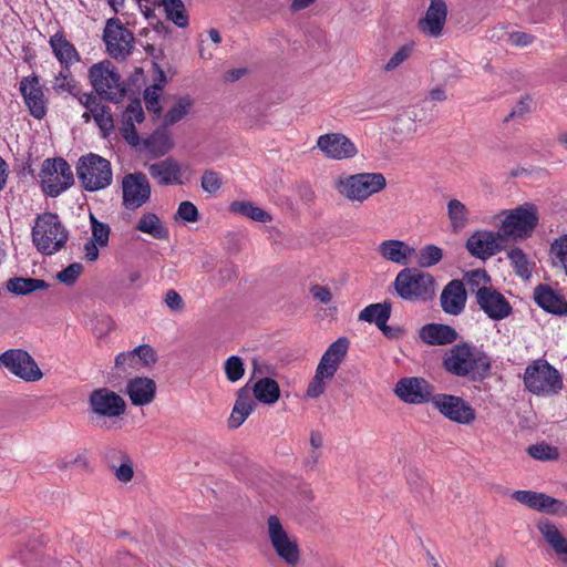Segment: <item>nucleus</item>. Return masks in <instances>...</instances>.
Wrapping results in <instances>:
<instances>
[{"label": "nucleus", "mask_w": 567, "mask_h": 567, "mask_svg": "<svg viewBox=\"0 0 567 567\" xmlns=\"http://www.w3.org/2000/svg\"><path fill=\"white\" fill-rule=\"evenodd\" d=\"M442 367L451 375L481 382L489 377L491 357L471 342H460L445 350Z\"/></svg>", "instance_id": "f257e3e1"}, {"label": "nucleus", "mask_w": 567, "mask_h": 567, "mask_svg": "<svg viewBox=\"0 0 567 567\" xmlns=\"http://www.w3.org/2000/svg\"><path fill=\"white\" fill-rule=\"evenodd\" d=\"M31 236L37 250L51 256L65 246L69 231L56 214L43 213L37 216Z\"/></svg>", "instance_id": "f03ea898"}, {"label": "nucleus", "mask_w": 567, "mask_h": 567, "mask_svg": "<svg viewBox=\"0 0 567 567\" xmlns=\"http://www.w3.org/2000/svg\"><path fill=\"white\" fill-rule=\"evenodd\" d=\"M498 225L504 240H525L529 238L538 224V210L534 204L525 203L516 208L503 210Z\"/></svg>", "instance_id": "7ed1b4c3"}, {"label": "nucleus", "mask_w": 567, "mask_h": 567, "mask_svg": "<svg viewBox=\"0 0 567 567\" xmlns=\"http://www.w3.org/2000/svg\"><path fill=\"white\" fill-rule=\"evenodd\" d=\"M87 75L97 97L114 103L122 101L126 93V86L111 61L104 60L93 64L89 69Z\"/></svg>", "instance_id": "20e7f679"}, {"label": "nucleus", "mask_w": 567, "mask_h": 567, "mask_svg": "<svg viewBox=\"0 0 567 567\" xmlns=\"http://www.w3.org/2000/svg\"><path fill=\"white\" fill-rule=\"evenodd\" d=\"M386 186V179L381 173H359L339 177L334 187L338 193L352 202L362 203L370 196L380 193Z\"/></svg>", "instance_id": "39448f33"}, {"label": "nucleus", "mask_w": 567, "mask_h": 567, "mask_svg": "<svg viewBox=\"0 0 567 567\" xmlns=\"http://www.w3.org/2000/svg\"><path fill=\"white\" fill-rule=\"evenodd\" d=\"M526 389L536 395H551L563 388L559 372L546 360H535L527 365L524 373Z\"/></svg>", "instance_id": "423d86ee"}, {"label": "nucleus", "mask_w": 567, "mask_h": 567, "mask_svg": "<svg viewBox=\"0 0 567 567\" xmlns=\"http://www.w3.org/2000/svg\"><path fill=\"white\" fill-rule=\"evenodd\" d=\"M394 288L404 300H427L435 290L432 275L415 268H404L395 277Z\"/></svg>", "instance_id": "0eeeda50"}, {"label": "nucleus", "mask_w": 567, "mask_h": 567, "mask_svg": "<svg viewBox=\"0 0 567 567\" xmlns=\"http://www.w3.org/2000/svg\"><path fill=\"white\" fill-rule=\"evenodd\" d=\"M76 175L87 192L104 189L111 185L113 173L111 163L96 154L82 156L76 165Z\"/></svg>", "instance_id": "6e6552de"}, {"label": "nucleus", "mask_w": 567, "mask_h": 567, "mask_svg": "<svg viewBox=\"0 0 567 567\" xmlns=\"http://www.w3.org/2000/svg\"><path fill=\"white\" fill-rule=\"evenodd\" d=\"M42 190L51 197H56L74 183L73 172L62 157L47 158L39 174Z\"/></svg>", "instance_id": "1a4fd4ad"}, {"label": "nucleus", "mask_w": 567, "mask_h": 567, "mask_svg": "<svg viewBox=\"0 0 567 567\" xmlns=\"http://www.w3.org/2000/svg\"><path fill=\"white\" fill-rule=\"evenodd\" d=\"M267 535L275 553L280 559L289 566L298 564L300 550L297 538L284 528L282 523L276 515L268 517Z\"/></svg>", "instance_id": "9d476101"}, {"label": "nucleus", "mask_w": 567, "mask_h": 567, "mask_svg": "<svg viewBox=\"0 0 567 567\" xmlns=\"http://www.w3.org/2000/svg\"><path fill=\"white\" fill-rule=\"evenodd\" d=\"M89 408L97 422H100L102 419L112 420L123 415L126 410V403L116 392L107 388H100L91 392ZM99 424L103 426L105 422Z\"/></svg>", "instance_id": "9b49d317"}, {"label": "nucleus", "mask_w": 567, "mask_h": 567, "mask_svg": "<svg viewBox=\"0 0 567 567\" xmlns=\"http://www.w3.org/2000/svg\"><path fill=\"white\" fill-rule=\"evenodd\" d=\"M103 41L106 45V52L117 60L125 59L132 53L135 39L133 33L118 19L111 18L106 21Z\"/></svg>", "instance_id": "f8f14e48"}, {"label": "nucleus", "mask_w": 567, "mask_h": 567, "mask_svg": "<svg viewBox=\"0 0 567 567\" xmlns=\"http://www.w3.org/2000/svg\"><path fill=\"white\" fill-rule=\"evenodd\" d=\"M432 405L444 417L457 424L470 425L476 419V412L473 406L457 395L446 393L434 394Z\"/></svg>", "instance_id": "ddd939ff"}, {"label": "nucleus", "mask_w": 567, "mask_h": 567, "mask_svg": "<svg viewBox=\"0 0 567 567\" xmlns=\"http://www.w3.org/2000/svg\"><path fill=\"white\" fill-rule=\"evenodd\" d=\"M0 368H6L27 382L39 381L43 375L33 358L22 349H10L1 353Z\"/></svg>", "instance_id": "4468645a"}, {"label": "nucleus", "mask_w": 567, "mask_h": 567, "mask_svg": "<svg viewBox=\"0 0 567 567\" xmlns=\"http://www.w3.org/2000/svg\"><path fill=\"white\" fill-rule=\"evenodd\" d=\"M123 206L135 210L145 205L151 198V185L145 174L131 173L122 179Z\"/></svg>", "instance_id": "2eb2a0df"}, {"label": "nucleus", "mask_w": 567, "mask_h": 567, "mask_svg": "<svg viewBox=\"0 0 567 567\" xmlns=\"http://www.w3.org/2000/svg\"><path fill=\"white\" fill-rule=\"evenodd\" d=\"M395 395L408 404L432 403L434 396L431 384L423 378L406 377L394 386Z\"/></svg>", "instance_id": "dca6fc26"}, {"label": "nucleus", "mask_w": 567, "mask_h": 567, "mask_svg": "<svg viewBox=\"0 0 567 567\" xmlns=\"http://www.w3.org/2000/svg\"><path fill=\"white\" fill-rule=\"evenodd\" d=\"M317 147L328 158L341 161L358 154L353 142L342 133H327L317 138Z\"/></svg>", "instance_id": "f3484780"}, {"label": "nucleus", "mask_w": 567, "mask_h": 567, "mask_svg": "<svg viewBox=\"0 0 567 567\" xmlns=\"http://www.w3.org/2000/svg\"><path fill=\"white\" fill-rule=\"evenodd\" d=\"M476 303L480 310L494 321L504 320L513 311L509 301L495 288L481 289L477 292Z\"/></svg>", "instance_id": "a211bd4d"}, {"label": "nucleus", "mask_w": 567, "mask_h": 567, "mask_svg": "<svg viewBox=\"0 0 567 567\" xmlns=\"http://www.w3.org/2000/svg\"><path fill=\"white\" fill-rule=\"evenodd\" d=\"M504 240L497 233L488 230H478L473 233L466 240L468 252L480 259H488L496 255L501 249V241Z\"/></svg>", "instance_id": "6ab92c4d"}, {"label": "nucleus", "mask_w": 567, "mask_h": 567, "mask_svg": "<svg viewBox=\"0 0 567 567\" xmlns=\"http://www.w3.org/2000/svg\"><path fill=\"white\" fill-rule=\"evenodd\" d=\"M20 92L31 113L38 120L47 114V100L38 76H27L20 82Z\"/></svg>", "instance_id": "aec40b11"}, {"label": "nucleus", "mask_w": 567, "mask_h": 567, "mask_svg": "<svg viewBox=\"0 0 567 567\" xmlns=\"http://www.w3.org/2000/svg\"><path fill=\"white\" fill-rule=\"evenodd\" d=\"M467 292L463 281L453 279L447 282L440 296L442 310L450 316L461 315L466 306Z\"/></svg>", "instance_id": "412c9836"}, {"label": "nucleus", "mask_w": 567, "mask_h": 567, "mask_svg": "<svg viewBox=\"0 0 567 567\" xmlns=\"http://www.w3.org/2000/svg\"><path fill=\"white\" fill-rule=\"evenodd\" d=\"M447 17V6L444 0H431L425 16L419 20L421 32L431 38L442 34Z\"/></svg>", "instance_id": "4be33fe9"}, {"label": "nucleus", "mask_w": 567, "mask_h": 567, "mask_svg": "<svg viewBox=\"0 0 567 567\" xmlns=\"http://www.w3.org/2000/svg\"><path fill=\"white\" fill-rule=\"evenodd\" d=\"M80 104L85 107V110L91 111L93 120L101 130L102 135L104 137L110 135L114 128L110 106L102 104L101 100L92 92L83 93V95L80 96Z\"/></svg>", "instance_id": "5701e85b"}, {"label": "nucleus", "mask_w": 567, "mask_h": 567, "mask_svg": "<svg viewBox=\"0 0 567 567\" xmlns=\"http://www.w3.org/2000/svg\"><path fill=\"white\" fill-rule=\"evenodd\" d=\"M512 497L532 509L549 514L559 513L560 507L564 506L560 501L534 491H515Z\"/></svg>", "instance_id": "b1692460"}, {"label": "nucleus", "mask_w": 567, "mask_h": 567, "mask_svg": "<svg viewBox=\"0 0 567 567\" xmlns=\"http://www.w3.org/2000/svg\"><path fill=\"white\" fill-rule=\"evenodd\" d=\"M257 402L250 394V381L237 390L236 401L228 419L230 429L239 427L247 417L255 411Z\"/></svg>", "instance_id": "393cba45"}, {"label": "nucleus", "mask_w": 567, "mask_h": 567, "mask_svg": "<svg viewBox=\"0 0 567 567\" xmlns=\"http://www.w3.org/2000/svg\"><path fill=\"white\" fill-rule=\"evenodd\" d=\"M534 300L543 310L557 315L567 316V301L548 285H538L534 289Z\"/></svg>", "instance_id": "a878e982"}, {"label": "nucleus", "mask_w": 567, "mask_h": 567, "mask_svg": "<svg viewBox=\"0 0 567 567\" xmlns=\"http://www.w3.org/2000/svg\"><path fill=\"white\" fill-rule=\"evenodd\" d=\"M126 394L133 405H148L155 398L156 383L146 377L133 378L126 384Z\"/></svg>", "instance_id": "bb28decb"}, {"label": "nucleus", "mask_w": 567, "mask_h": 567, "mask_svg": "<svg viewBox=\"0 0 567 567\" xmlns=\"http://www.w3.org/2000/svg\"><path fill=\"white\" fill-rule=\"evenodd\" d=\"M378 251L384 260L401 266H406L410 258L416 254L415 248L398 239L383 240L379 245Z\"/></svg>", "instance_id": "cd10ccee"}, {"label": "nucleus", "mask_w": 567, "mask_h": 567, "mask_svg": "<svg viewBox=\"0 0 567 567\" xmlns=\"http://www.w3.org/2000/svg\"><path fill=\"white\" fill-rule=\"evenodd\" d=\"M148 173L159 185H179L183 183L181 165L173 158H165L151 164Z\"/></svg>", "instance_id": "c85d7f7f"}, {"label": "nucleus", "mask_w": 567, "mask_h": 567, "mask_svg": "<svg viewBox=\"0 0 567 567\" xmlns=\"http://www.w3.org/2000/svg\"><path fill=\"white\" fill-rule=\"evenodd\" d=\"M420 339L429 346L452 344L457 339V332L447 324L429 323L419 331Z\"/></svg>", "instance_id": "c756f323"}, {"label": "nucleus", "mask_w": 567, "mask_h": 567, "mask_svg": "<svg viewBox=\"0 0 567 567\" xmlns=\"http://www.w3.org/2000/svg\"><path fill=\"white\" fill-rule=\"evenodd\" d=\"M49 44L54 56L61 63L63 69L68 70L72 64L81 60L75 47L61 32H56L51 35Z\"/></svg>", "instance_id": "7c9ffc66"}, {"label": "nucleus", "mask_w": 567, "mask_h": 567, "mask_svg": "<svg viewBox=\"0 0 567 567\" xmlns=\"http://www.w3.org/2000/svg\"><path fill=\"white\" fill-rule=\"evenodd\" d=\"M350 342L346 337H341L333 341L326 352L322 354L318 367L327 369L332 374H336L341 362L347 355Z\"/></svg>", "instance_id": "2f4dec72"}, {"label": "nucleus", "mask_w": 567, "mask_h": 567, "mask_svg": "<svg viewBox=\"0 0 567 567\" xmlns=\"http://www.w3.org/2000/svg\"><path fill=\"white\" fill-rule=\"evenodd\" d=\"M391 316V305L388 302L371 303L363 308L358 319L369 323H374L386 337L390 334V327L386 326Z\"/></svg>", "instance_id": "473e14b6"}, {"label": "nucleus", "mask_w": 567, "mask_h": 567, "mask_svg": "<svg viewBox=\"0 0 567 567\" xmlns=\"http://www.w3.org/2000/svg\"><path fill=\"white\" fill-rule=\"evenodd\" d=\"M250 394L264 404H275L280 398V388L276 380L265 377L257 380L254 384L250 383Z\"/></svg>", "instance_id": "72a5a7b5"}, {"label": "nucleus", "mask_w": 567, "mask_h": 567, "mask_svg": "<svg viewBox=\"0 0 567 567\" xmlns=\"http://www.w3.org/2000/svg\"><path fill=\"white\" fill-rule=\"evenodd\" d=\"M135 229L157 240H167L169 238L168 228L156 214L151 212L144 213L138 218Z\"/></svg>", "instance_id": "f704fd0d"}, {"label": "nucleus", "mask_w": 567, "mask_h": 567, "mask_svg": "<svg viewBox=\"0 0 567 567\" xmlns=\"http://www.w3.org/2000/svg\"><path fill=\"white\" fill-rule=\"evenodd\" d=\"M537 528L544 539L554 549V551L567 561V539L561 535L559 529L549 520H540Z\"/></svg>", "instance_id": "c9c22d12"}, {"label": "nucleus", "mask_w": 567, "mask_h": 567, "mask_svg": "<svg viewBox=\"0 0 567 567\" xmlns=\"http://www.w3.org/2000/svg\"><path fill=\"white\" fill-rule=\"evenodd\" d=\"M446 214L453 233H460L470 224V210L464 203L451 198L446 205Z\"/></svg>", "instance_id": "e433bc0d"}, {"label": "nucleus", "mask_w": 567, "mask_h": 567, "mask_svg": "<svg viewBox=\"0 0 567 567\" xmlns=\"http://www.w3.org/2000/svg\"><path fill=\"white\" fill-rule=\"evenodd\" d=\"M229 212L259 223H269L272 220L270 214L251 202L234 200L229 205Z\"/></svg>", "instance_id": "4c0bfd02"}, {"label": "nucleus", "mask_w": 567, "mask_h": 567, "mask_svg": "<svg viewBox=\"0 0 567 567\" xmlns=\"http://www.w3.org/2000/svg\"><path fill=\"white\" fill-rule=\"evenodd\" d=\"M49 285L38 278H23V277H16L11 278L7 281V289L19 296L29 295L33 291L47 289Z\"/></svg>", "instance_id": "58836bf2"}, {"label": "nucleus", "mask_w": 567, "mask_h": 567, "mask_svg": "<svg viewBox=\"0 0 567 567\" xmlns=\"http://www.w3.org/2000/svg\"><path fill=\"white\" fill-rule=\"evenodd\" d=\"M158 4L163 7L166 18L178 28H186L188 25V16L182 0H157Z\"/></svg>", "instance_id": "ea45409f"}, {"label": "nucleus", "mask_w": 567, "mask_h": 567, "mask_svg": "<svg viewBox=\"0 0 567 567\" xmlns=\"http://www.w3.org/2000/svg\"><path fill=\"white\" fill-rule=\"evenodd\" d=\"M144 145L153 156L165 155L173 146L171 136L165 130L155 131L145 140Z\"/></svg>", "instance_id": "a19ab883"}, {"label": "nucleus", "mask_w": 567, "mask_h": 567, "mask_svg": "<svg viewBox=\"0 0 567 567\" xmlns=\"http://www.w3.org/2000/svg\"><path fill=\"white\" fill-rule=\"evenodd\" d=\"M334 374L317 365L315 375L310 380L306 395L310 399H317L324 393L329 382L333 379Z\"/></svg>", "instance_id": "79ce46f5"}, {"label": "nucleus", "mask_w": 567, "mask_h": 567, "mask_svg": "<svg viewBox=\"0 0 567 567\" xmlns=\"http://www.w3.org/2000/svg\"><path fill=\"white\" fill-rule=\"evenodd\" d=\"M52 87L55 92L62 93L68 92L73 95L79 102L80 96L83 95L84 92L78 86L76 81L71 76L69 69H63L62 71L54 78Z\"/></svg>", "instance_id": "37998d69"}, {"label": "nucleus", "mask_w": 567, "mask_h": 567, "mask_svg": "<svg viewBox=\"0 0 567 567\" xmlns=\"http://www.w3.org/2000/svg\"><path fill=\"white\" fill-rule=\"evenodd\" d=\"M464 280L471 293L475 296V299L477 298V292L481 289L493 288L491 285V276L485 269H474L465 272Z\"/></svg>", "instance_id": "c03bdc74"}, {"label": "nucleus", "mask_w": 567, "mask_h": 567, "mask_svg": "<svg viewBox=\"0 0 567 567\" xmlns=\"http://www.w3.org/2000/svg\"><path fill=\"white\" fill-rule=\"evenodd\" d=\"M549 256L553 266L567 275V235H561L551 243Z\"/></svg>", "instance_id": "a18cd8bd"}, {"label": "nucleus", "mask_w": 567, "mask_h": 567, "mask_svg": "<svg viewBox=\"0 0 567 567\" xmlns=\"http://www.w3.org/2000/svg\"><path fill=\"white\" fill-rule=\"evenodd\" d=\"M507 258L514 268L515 274L523 278L529 279L532 276V266L526 254L520 248H513L507 251Z\"/></svg>", "instance_id": "49530a36"}, {"label": "nucleus", "mask_w": 567, "mask_h": 567, "mask_svg": "<svg viewBox=\"0 0 567 567\" xmlns=\"http://www.w3.org/2000/svg\"><path fill=\"white\" fill-rule=\"evenodd\" d=\"M423 122L425 124L431 123L433 121V115H419L416 109L412 107L405 110L402 114L396 117V125L400 132H403L404 128L406 132H415V122Z\"/></svg>", "instance_id": "de8ad7c7"}, {"label": "nucleus", "mask_w": 567, "mask_h": 567, "mask_svg": "<svg viewBox=\"0 0 567 567\" xmlns=\"http://www.w3.org/2000/svg\"><path fill=\"white\" fill-rule=\"evenodd\" d=\"M527 454L542 462L556 461L559 457L558 449L545 442L529 445Z\"/></svg>", "instance_id": "09e8293b"}, {"label": "nucleus", "mask_w": 567, "mask_h": 567, "mask_svg": "<svg viewBox=\"0 0 567 567\" xmlns=\"http://www.w3.org/2000/svg\"><path fill=\"white\" fill-rule=\"evenodd\" d=\"M443 258V250L436 245H425L417 252V265L429 268L439 264Z\"/></svg>", "instance_id": "8fccbe9b"}, {"label": "nucleus", "mask_w": 567, "mask_h": 567, "mask_svg": "<svg viewBox=\"0 0 567 567\" xmlns=\"http://www.w3.org/2000/svg\"><path fill=\"white\" fill-rule=\"evenodd\" d=\"M224 372L229 382L239 381L245 375L244 360L238 355H230L224 362Z\"/></svg>", "instance_id": "3c124183"}, {"label": "nucleus", "mask_w": 567, "mask_h": 567, "mask_svg": "<svg viewBox=\"0 0 567 567\" xmlns=\"http://www.w3.org/2000/svg\"><path fill=\"white\" fill-rule=\"evenodd\" d=\"M190 101L187 97H181L165 114V125H173L181 121L188 112Z\"/></svg>", "instance_id": "603ef678"}, {"label": "nucleus", "mask_w": 567, "mask_h": 567, "mask_svg": "<svg viewBox=\"0 0 567 567\" xmlns=\"http://www.w3.org/2000/svg\"><path fill=\"white\" fill-rule=\"evenodd\" d=\"M92 237L90 240H94L100 247H106L109 244V237L111 228L107 224L99 221L93 215L90 217Z\"/></svg>", "instance_id": "864d4df0"}, {"label": "nucleus", "mask_w": 567, "mask_h": 567, "mask_svg": "<svg viewBox=\"0 0 567 567\" xmlns=\"http://www.w3.org/2000/svg\"><path fill=\"white\" fill-rule=\"evenodd\" d=\"M223 185L221 176L219 173L207 169L203 173L200 186L204 192L216 194Z\"/></svg>", "instance_id": "5fc2aeb1"}, {"label": "nucleus", "mask_w": 567, "mask_h": 567, "mask_svg": "<svg viewBox=\"0 0 567 567\" xmlns=\"http://www.w3.org/2000/svg\"><path fill=\"white\" fill-rule=\"evenodd\" d=\"M82 271L83 266L80 262H73L69 265L65 269L59 271L56 274V279L66 286H73L79 279Z\"/></svg>", "instance_id": "6e6d98bb"}, {"label": "nucleus", "mask_w": 567, "mask_h": 567, "mask_svg": "<svg viewBox=\"0 0 567 567\" xmlns=\"http://www.w3.org/2000/svg\"><path fill=\"white\" fill-rule=\"evenodd\" d=\"M175 219H181L186 223H196L199 219V212L192 202L185 200L179 204Z\"/></svg>", "instance_id": "4d7b16f0"}, {"label": "nucleus", "mask_w": 567, "mask_h": 567, "mask_svg": "<svg viewBox=\"0 0 567 567\" xmlns=\"http://www.w3.org/2000/svg\"><path fill=\"white\" fill-rule=\"evenodd\" d=\"M144 120V111L140 101L130 103L123 112V123H141Z\"/></svg>", "instance_id": "13d9d810"}, {"label": "nucleus", "mask_w": 567, "mask_h": 567, "mask_svg": "<svg viewBox=\"0 0 567 567\" xmlns=\"http://www.w3.org/2000/svg\"><path fill=\"white\" fill-rule=\"evenodd\" d=\"M162 87L157 84H154L147 87L144 92V100L146 103V107L150 112L159 113V95Z\"/></svg>", "instance_id": "bf43d9fd"}, {"label": "nucleus", "mask_w": 567, "mask_h": 567, "mask_svg": "<svg viewBox=\"0 0 567 567\" xmlns=\"http://www.w3.org/2000/svg\"><path fill=\"white\" fill-rule=\"evenodd\" d=\"M412 53L411 45L401 47L385 63L384 70L390 72L399 68L404 61H406Z\"/></svg>", "instance_id": "052dcab7"}, {"label": "nucleus", "mask_w": 567, "mask_h": 567, "mask_svg": "<svg viewBox=\"0 0 567 567\" xmlns=\"http://www.w3.org/2000/svg\"><path fill=\"white\" fill-rule=\"evenodd\" d=\"M136 364L143 363L144 365H150L155 363V352L153 348L148 344H142L134 349Z\"/></svg>", "instance_id": "680f3d73"}, {"label": "nucleus", "mask_w": 567, "mask_h": 567, "mask_svg": "<svg viewBox=\"0 0 567 567\" xmlns=\"http://www.w3.org/2000/svg\"><path fill=\"white\" fill-rule=\"evenodd\" d=\"M115 365L117 369H122L123 372H128V368L135 369L137 364L134 350L117 354Z\"/></svg>", "instance_id": "e2e57ef3"}, {"label": "nucleus", "mask_w": 567, "mask_h": 567, "mask_svg": "<svg viewBox=\"0 0 567 567\" xmlns=\"http://www.w3.org/2000/svg\"><path fill=\"white\" fill-rule=\"evenodd\" d=\"M165 305L172 310V311H175V312H179L184 309L185 307V303L181 297V295L171 289L166 292V296H165Z\"/></svg>", "instance_id": "0e129e2a"}, {"label": "nucleus", "mask_w": 567, "mask_h": 567, "mask_svg": "<svg viewBox=\"0 0 567 567\" xmlns=\"http://www.w3.org/2000/svg\"><path fill=\"white\" fill-rule=\"evenodd\" d=\"M509 43L515 47H527L535 40L533 34L526 32H512L509 33Z\"/></svg>", "instance_id": "69168bd1"}, {"label": "nucleus", "mask_w": 567, "mask_h": 567, "mask_svg": "<svg viewBox=\"0 0 567 567\" xmlns=\"http://www.w3.org/2000/svg\"><path fill=\"white\" fill-rule=\"evenodd\" d=\"M121 132L122 136L128 144L133 146H137L140 144V137L135 130V124L122 122Z\"/></svg>", "instance_id": "338daca9"}, {"label": "nucleus", "mask_w": 567, "mask_h": 567, "mask_svg": "<svg viewBox=\"0 0 567 567\" xmlns=\"http://www.w3.org/2000/svg\"><path fill=\"white\" fill-rule=\"evenodd\" d=\"M315 299L319 300L322 303H329L332 300V293L330 289L326 286L315 285L310 289Z\"/></svg>", "instance_id": "774afa93"}]
</instances>
